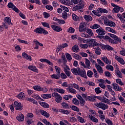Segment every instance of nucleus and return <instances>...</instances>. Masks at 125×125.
<instances>
[{
    "label": "nucleus",
    "instance_id": "obj_45",
    "mask_svg": "<svg viewBox=\"0 0 125 125\" xmlns=\"http://www.w3.org/2000/svg\"><path fill=\"white\" fill-rule=\"evenodd\" d=\"M70 108L72 109V110H73V111H75V112H79L80 111V109L75 105H71L70 106Z\"/></svg>",
    "mask_w": 125,
    "mask_h": 125
},
{
    "label": "nucleus",
    "instance_id": "obj_42",
    "mask_svg": "<svg viewBox=\"0 0 125 125\" xmlns=\"http://www.w3.org/2000/svg\"><path fill=\"white\" fill-rule=\"evenodd\" d=\"M96 100L95 96H88L87 101H90L91 102H94Z\"/></svg>",
    "mask_w": 125,
    "mask_h": 125
},
{
    "label": "nucleus",
    "instance_id": "obj_27",
    "mask_svg": "<svg viewBox=\"0 0 125 125\" xmlns=\"http://www.w3.org/2000/svg\"><path fill=\"white\" fill-rule=\"evenodd\" d=\"M41 115L45 117V118H49V114L46 111L43 110H40Z\"/></svg>",
    "mask_w": 125,
    "mask_h": 125
},
{
    "label": "nucleus",
    "instance_id": "obj_24",
    "mask_svg": "<svg viewBox=\"0 0 125 125\" xmlns=\"http://www.w3.org/2000/svg\"><path fill=\"white\" fill-rule=\"evenodd\" d=\"M115 73L117 77L121 78V79H123V74H122V72L120 71L119 68H117L115 70Z\"/></svg>",
    "mask_w": 125,
    "mask_h": 125
},
{
    "label": "nucleus",
    "instance_id": "obj_9",
    "mask_svg": "<svg viewBox=\"0 0 125 125\" xmlns=\"http://www.w3.org/2000/svg\"><path fill=\"white\" fill-rule=\"evenodd\" d=\"M83 1H80L79 2V3H80V4L81 3H82V6L81 5L78 4V5H76L75 7H74L73 8V11H77V10H79V9H82V8H83V6H84V3L83 4Z\"/></svg>",
    "mask_w": 125,
    "mask_h": 125
},
{
    "label": "nucleus",
    "instance_id": "obj_22",
    "mask_svg": "<svg viewBox=\"0 0 125 125\" xmlns=\"http://www.w3.org/2000/svg\"><path fill=\"white\" fill-rule=\"evenodd\" d=\"M94 50L97 55H100L101 54V49L99 47H95L93 48Z\"/></svg>",
    "mask_w": 125,
    "mask_h": 125
},
{
    "label": "nucleus",
    "instance_id": "obj_23",
    "mask_svg": "<svg viewBox=\"0 0 125 125\" xmlns=\"http://www.w3.org/2000/svg\"><path fill=\"white\" fill-rule=\"evenodd\" d=\"M61 2L64 5H71V3L70 0H61Z\"/></svg>",
    "mask_w": 125,
    "mask_h": 125
},
{
    "label": "nucleus",
    "instance_id": "obj_57",
    "mask_svg": "<svg viewBox=\"0 0 125 125\" xmlns=\"http://www.w3.org/2000/svg\"><path fill=\"white\" fill-rule=\"evenodd\" d=\"M56 90L57 92H59V93H61L62 94H64L65 93V90L61 88H57Z\"/></svg>",
    "mask_w": 125,
    "mask_h": 125
},
{
    "label": "nucleus",
    "instance_id": "obj_26",
    "mask_svg": "<svg viewBox=\"0 0 125 125\" xmlns=\"http://www.w3.org/2000/svg\"><path fill=\"white\" fill-rule=\"evenodd\" d=\"M105 31L107 32H110V33H112L113 34H117V32L110 27H105Z\"/></svg>",
    "mask_w": 125,
    "mask_h": 125
},
{
    "label": "nucleus",
    "instance_id": "obj_46",
    "mask_svg": "<svg viewBox=\"0 0 125 125\" xmlns=\"http://www.w3.org/2000/svg\"><path fill=\"white\" fill-rule=\"evenodd\" d=\"M33 88L37 91H42V86L39 85H36L33 86Z\"/></svg>",
    "mask_w": 125,
    "mask_h": 125
},
{
    "label": "nucleus",
    "instance_id": "obj_58",
    "mask_svg": "<svg viewBox=\"0 0 125 125\" xmlns=\"http://www.w3.org/2000/svg\"><path fill=\"white\" fill-rule=\"evenodd\" d=\"M55 69L56 71L57 72L58 75L59 76H60V71H61V69L60 68V67H59L57 66H56L55 67Z\"/></svg>",
    "mask_w": 125,
    "mask_h": 125
},
{
    "label": "nucleus",
    "instance_id": "obj_61",
    "mask_svg": "<svg viewBox=\"0 0 125 125\" xmlns=\"http://www.w3.org/2000/svg\"><path fill=\"white\" fill-rule=\"evenodd\" d=\"M65 55L68 61H72V56L70 54L67 53Z\"/></svg>",
    "mask_w": 125,
    "mask_h": 125
},
{
    "label": "nucleus",
    "instance_id": "obj_16",
    "mask_svg": "<svg viewBox=\"0 0 125 125\" xmlns=\"http://www.w3.org/2000/svg\"><path fill=\"white\" fill-rule=\"evenodd\" d=\"M51 27L55 32H61V31H62V28H61L60 26L56 25H52Z\"/></svg>",
    "mask_w": 125,
    "mask_h": 125
},
{
    "label": "nucleus",
    "instance_id": "obj_12",
    "mask_svg": "<svg viewBox=\"0 0 125 125\" xmlns=\"http://www.w3.org/2000/svg\"><path fill=\"white\" fill-rule=\"evenodd\" d=\"M8 7H9V8H12L13 10H14V11L18 13L19 12V9H18V8H17V7L12 3V2L8 3Z\"/></svg>",
    "mask_w": 125,
    "mask_h": 125
},
{
    "label": "nucleus",
    "instance_id": "obj_6",
    "mask_svg": "<svg viewBox=\"0 0 125 125\" xmlns=\"http://www.w3.org/2000/svg\"><path fill=\"white\" fill-rule=\"evenodd\" d=\"M96 105L97 106V107H98V108H100L103 110H106V109H108V105L105 104L101 102L99 103H96Z\"/></svg>",
    "mask_w": 125,
    "mask_h": 125
},
{
    "label": "nucleus",
    "instance_id": "obj_11",
    "mask_svg": "<svg viewBox=\"0 0 125 125\" xmlns=\"http://www.w3.org/2000/svg\"><path fill=\"white\" fill-rule=\"evenodd\" d=\"M63 69H64V72L66 74V75L67 76V77H69L71 75V72H70V68H69V66L68 65L64 64L63 66Z\"/></svg>",
    "mask_w": 125,
    "mask_h": 125
},
{
    "label": "nucleus",
    "instance_id": "obj_8",
    "mask_svg": "<svg viewBox=\"0 0 125 125\" xmlns=\"http://www.w3.org/2000/svg\"><path fill=\"white\" fill-rule=\"evenodd\" d=\"M91 44L89 45V47H93L94 46H97L99 44L96 41L95 39H90V42Z\"/></svg>",
    "mask_w": 125,
    "mask_h": 125
},
{
    "label": "nucleus",
    "instance_id": "obj_29",
    "mask_svg": "<svg viewBox=\"0 0 125 125\" xmlns=\"http://www.w3.org/2000/svg\"><path fill=\"white\" fill-rule=\"evenodd\" d=\"M29 70L31 71H33V72H35L36 73H38V68L35 66L33 65H29L28 66Z\"/></svg>",
    "mask_w": 125,
    "mask_h": 125
},
{
    "label": "nucleus",
    "instance_id": "obj_4",
    "mask_svg": "<svg viewBox=\"0 0 125 125\" xmlns=\"http://www.w3.org/2000/svg\"><path fill=\"white\" fill-rule=\"evenodd\" d=\"M34 32L37 34H43L44 35H47L48 34L47 31L42 28H37L34 30Z\"/></svg>",
    "mask_w": 125,
    "mask_h": 125
},
{
    "label": "nucleus",
    "instance_id": "obj_64",
    "mask_svg": "<svg viewBox=\"0 0 125 125\" xmlns=\"http://www.w3.org/2000/svg\"><path fill=\"white\" fill-rule=\"evenodd\" d=\"M120 53L123 56H125V48H122V50L120 51Z\"/></svg>",
    "mask_w": 125,
    "mask_h": 125
},
{
    "label": "nucleus",
    "instance_id": "obj_33",
    "mask_svg": "<svg viewBox=\"0 0 125 125\" xmlns=\"http://www.w3.org/2000/svg\"><path fill=\"white\" fill-rule=\"evenodd\" d=\"M41 97L43 99H48L49 98H51V94H42Z\"/></svg>",
    "mask_w": 125,
    "mask_h": 125
},
{
    "label": "nucleus",
    "instance_id": "obj_60",
    "mask_svg": "<svg viewBox=\"0 0 125 125\" xmlns=\"http://www.w3.org/2000/svg\"><path fill=\"white\" fill-rule=\"evenodd\" d=\"M87 75L89 78H92V76H93V72L91 71V70H88L87 72Z\"/></svg>",
    "mask_w": 125,
    "mask_h": 125
},
{
    "label": "nucleus",
    "instance_id": "obj_37",
    "mask_svg": "<svg viewBox=\"0 0 125 125\" xmlns=\"http://www.w3.org/2000/svg\"><path fill=\"white\" fill-rule=\"evenodd\" d=\"M59 112H60L61 113H62V114H64L65 115H69V114L71 113V111L69 110L62 109H60L59 110Z\"/></svg>",
    "mask_w": 125,
    "mask_h": 125
},
{
    "label": "nucleus",
    "instance_id": "obj_20",
    "mask_svg": "<svg viewBox=\"0 0 125 125\" xmlns=\"http://www.w3.org/2000/svg\"><path fill=\"white\" fill-rule=\"evenodd\" d=\"M115 59L117 60L120 64H122V65H124L125 64V61L123 58H121L120 57L118 56H115Z\"/></svg>",
    "mask_w": 125,
    "mask_h": 125
},
{
    "label": "nucleus",
    "instance_id": "obj_38",
    "mask_svg": "<svg viewBox=\"0 0 125 125\" xmlns=\"http://www.w3.org/2000/svg\"><path fill=\"white\" fill-rule=\"evenodd\" d=\"M85 60L86 68H88V69H90V68H91V66H90V61H89V60H88V59H85Z\"/></svg>",
    "mask_w": 125,
    "mask_h": 125
},
{
    "label": "nucleus",
    "instance_id": "obj_50",
    "mask_svg": "<svg viewBox=\"0 0 125 125\" xmlns=\"http://www.w3.org/2000/svg\"><path fill=\"white\" fill-rule=\"evenodd\" d=\"M67 32L68 33H70V34H74L75 33V28L70 27L68 29H67Z\"/></svg>",
    "mask_w": 125,
    "mask_h": 125
},
{
    "label": "nucleus",
    "instance_id": "obj_34",
    "mask_svg": "<svg viewBox=\"0 0 125 125\" xmlns=\"http://www.w3.org/2000/svg\"><path fill=\"white\" fill-rule=\"evenodd\" d=\"M4 22L6 23V24H8V25H13V24L11 23V20L9 17L5 18L4 19Z\"/></svg>",
    "mask_w": 125,
    "mask_h": 125
},
{
    "label": "nucleus",
    "instance_id": "obj_5",
    "mask_svg": "<svg viewBox=\"0 0 125 125\" xmlns=\"http://www.w3.org/2000/svg\"><path fill=\"white\" fill-rule=\"evenodd\" d=\"M53 97H55V100L57 103H60L62 100V97L57 93H54L52 94Z\"/></svg>",
    "mask_w": 125,
    "mask_h": 125
},
{
    "label": "nucleus",
    "instance_id": "obj_36",
    "mask_svg": "<svg viewBox=\"0 0 125 125\" xmlns=\"http://www.w3.org/2000/svg\"><path fill=\"white\" fill-rule=\"evenodd\" d=\"M67 90L69 93H73V94H76V93H77V91L75 89L70 88V87L67 88Z\"/></svg>",
    "mask_w": 125,
    "mask_h": 125
},
{
    "label": "nucleus",
    "instance_id": "obj_10",
    "mask_svg": "<svg viewBox=\"0 0 125 125\" xmlns=\"http://www.w3.org/2000/svg\"><path fill=\"white\" fill-rule=\"evenodd\" d=\"M78 76H80L81 77H82V78H87L86 76V72H85V70H84V69L82 70L79 68V71L78 72Z\"/></svg>",
    "mask_w": 125,
    "mask_h": 125
},
{
    "label": "nucleus",
    "instance_id": "obj_17",
    "mask_svg": "<svg viewBox=\"0 0 125 125\" xmlns=\"http://www.w3.org/2000/svg\"><path fill=\"white\" fill-rule=\"evenodd\" d=\"M102 60H103V61H104L105 64H107V65H110L111 63L112 62L111 60L108 59L107 57L105 56L102 57Z\"/></svg>",
    "mask_w": 125,
    "mask_h": 125
},
{
    "label": "nucleus",
    "instance_id": "obj_25",
    "mask_svg": "<svg viewBox=\"0 0 125 125\" xmlns=\"http://www.w3.org/2000/svg\"><path fill=\"white\" fill-rule=\"evenodd\" d=\"M89 118L90 120L92 121V122H93V123H98V119L95 118V117L93 116V115L90 114L89 115Z\"/></svg>",
    "mask_w": 125,
    "mask_h": 125
},
{
    "label": "nucleus",
    "instance_id": "obj_51",
    "mask_svg": "<svg viewBox=\"0 0 125 125\" xmlns=\"http://www.w3.org/2000/svg\"><path fill=\"white\" fill-rule=\"evenodd\" d=\"M72 18L74 21H80V18H79V17H78V16H77V15H76L75 14H73L72 15Z\"/></svg>",
    "mask_w": 125,
    "mask_h": 125
},
{
    "label": "nucleus",
    "instance_id": "obj_2",
    "mask_svg": "<svg viewBox=\"0 0 125 125\" xmlns=\"http://www.w3.org/2000/svg\"><path fill=\"white\" fill-rule=\"evenodd\" d=\"M104 25H106V26H109V27H116V23L108 19L104 20Z\"/></svg>",
    "mask_w": 125,
    "mask_h": 125
},
{
    "label": "nucleus",
    "instance_id": "obj_13",
    "mask_svg": "<svg viewBox=\"0 0 125 125\" xmlns=\"http://www.w3.org/2000/svg\"><path fill=\"white\" fill-rule=\"evenodd\" d=\"M108 36H109L110 38L114 39V40L117 41V42H122V40H121V38L118 37V36H117L116 35L111 34V33H108Z\"/></svg>",
    "mask_w": 125,
    "mask_h": 125
},
{
    "label": "nucleus",
    "instance_id": "obj_35",
    "mask_svg": "<svg viewBox=\"0 0 125 125\" xmlns=\"http://www.w3.org/2000/svg\"><path fill=\"white\" fill-rule=\"evenodd\" d=\"M39 104L43 108H49V105L46 103L39 102Z\"/></svg>",
    "mask_w": 125,
    "mask_h": 125
},
{
    "label": "nucleus",
    "instance_id": "obj_63",
    "mask_svg": "<svg viewBox=\"0 0 125 125\" xmlns=\"http://www.w3.org/2000/svg\"><path fill=\"white\" fill-rule=\"evenodd\" d=\"M42 122V123L45 124V125H53L52 124H51L50 123V122L47 121V120H46V119H43Z\"/></svg>",
    "mask_w": 125,
    "mask_h": 125
},
{
    "label": "nucleus",
    "instance_id": "obj_19",
    "mask_svg": "<svg viewBox=\"0 0 125 125\" xmlns=\"http://www.w3.org/2000/svg\"><path fill=\"white\" fill-rule=\"evenodd\" d=\"M97 12L100 13V14H107L108 13V10L106 9H103L102 8H98L97 9Z\"/></svg>",
    "mask_w": 125,
    "mask_h": 125
},
{
    "label": "nucleus",
    "instance_id": "obj_28",
    "mask_svg": "<svg viewBox=\"0 0 125 125\" xmlns=\"http://www.w3.org/2000/svg\"><path fill=\"white\" fill-rule=\"evenodd\" d=\"M85 32H86V33H87V34H88V35H89V36H90L91 37H92V36H94L92 30L88 28V27H87L86 28V31Z\"/></svg>",
    "mask_w": 125,
    "mask_h": 125
},
{
    "label": "nucleus",
    "instance_id": "obj_15",
    "mask_svg": "<svg viewBox=\"0 0 125 125\" xmlns=\"http://www.w3.org/2000/svg\"><path fill=\"white\" fill-rule=\"evenodd\" d=\"M96 32H97L98 35H100V36H104V35H105V30L101 27L97 29Z\"/></svg>",
    "mask_w": 125,
    "mask_h": 125
},
{
    "label": "nucleus",
    "instance_id": "obj_14",
    "mask_svg": "<svg viewBox=\"0 0 125 125\" xmlns=\"http://www.w3.org/2000/svg\"><path fill=\"white\" fill-rule=\"evenodd\" d=\"M113 89L116 91H121L122 87L120 86L119 84L116 83H113L112 84Z\"/></svg>",
    "mask_w": 125,
    "mask_h": 125
},
{
    "label": "nucleus",
    "instance_id": "obj_7",
    "mask_svg": "<svg viewBox=\"0 0 125 125\" xmlns=\"http://www.w3.org/2000/svg\"><path fill=\"white\" fill-rule=\"evenodd\" d=\"M86 28L85 27V24L83 22H81L80 24L79 27V31L81 33H83V32H85L86 30Z\"/></svg>",
    "mask_w": 125,
    "mask_h": 125
},
{
    "label": "nucleus",
    "instance_id": "obj_40",
    "mask_svg": "<svg viewBox=\"0 0 125 125\" xmlns=\"http://www.w3.org/2000/svg\"><path fill=\"white\" fill-rule=\"evenodd\" d=\"M77 120L78 122H80V123H81V124H84L85 123V120H84V119L83 118V117L77 116Z\"/></svg>",
    "mask_w": 125,
    "mask_h": 125
},
{
    "label": "nucleus",
    "instance_id": "obj_62",
    "mask_svg": "<svg viewBox=\"0 0 125 125\" xmlns=\"http://www.w3.org/2000/svg\"><path fill=\"white\" fill-rule=\"evenodd\" d=\"M105 123L108 125H114L112 121L109 119H105Z\"/></svg>",
    "mask_w": 125,
    "mask_h": 125
},
{
    "label": "nucleus",
    "instance_id": "obj_49",
    "mask_svg": "<svg viewBox=\"0 0 125 125\" xmlns=\"http://www.w3.org/2000/svg\"><path fill=\"white\" fill-rule=\"evenodd\" d=\"M72 102L73 104L76 105L77 106L80 104V102L76 98H73L72 100Z\"/></svg>",
    "mask_w": 125,
    "mask_h": 125
},
{
    "label": "nucleus",
    "instance_id": "obj_32",
    "mask_svg": "<svg viewBox=\"0 0 125 125\" xmlns=\"http://www.w3.org/2000/svg\"><path fill=\"white\" fill-rule=\"evenodd\" d=\"M72 50L73 52H79L80 51V48H79L78 45H75L72 47Z\"/></svg>",
    "mask_w": 125,
    "mask_h": 125
},
{
    "label": "nucleus",
    "instance_id": "obj_30",
    "mask_svg": "<svg viewBox=\"0 0 125 125\" xmlns=\"http://www.w3.org/2000/svg\"><path fill=\"white\" fill-rule=\"evenodd\" d=\"M83 18L87 21V22L92 21V17L90 15H84L83 16Z\"/></svg>",
    "mask_w": 125,
    "mask_h": 125
},
{
    "label": "nucleus",
    "instance_id": "obj_52",
    "mask_svg": "<svg viewBox=\"0 0 125 125\" xmlns=\"http://www.w3.org/2000/svg\"><path fill=\"white\" fill-rule=\"evenodd\" d=\"M97 61L98 62V65H99L100 66H102V67H103L104 65V62H102V61H101V60H100V59H98L97 60Z\"/></svg>",
    "mask_w": 125,
    "mask_h": 125
},
{
    "label": "nucleus",
    "instance_id": "obj_18",
    "mask_svg": "<svg viewBox=\"0 0 125 125\" xmlns=\"http://www.w3.org/2000/svg\"><path fill=\"white\" fill-rule=\"evenodd\" d=\"M95 66L96 67L98 72L100 74H103V69L102 68V67H101V66L97 63H96Z\"/></svg>",
    "mask_w": 125,
    "mask_h": 125
},
{
    "label": "nucleus",
    "instance_id": "obj_56",
    "mask_svg": "<svg viewBox=\"0 0 125 125\" xmlns=\"http://www.w3.org/2000/svg\"><path fill=\"white\" fill-rule=\"evenodd\" d=\"M102 102H104V103H107L109 104V100L105 97L102 98V100L101 101Z\"/></svg>",
    "mask_w": 125,
    "mask_h": 125
},
{
    "label": "nucleus",
    "instance_id": "obj_21",
    "mask_svg": "<svg viewBox=\"0 0 125 125\" xmlns=\"http://www.w3.org/2000/svg\"><path fill=\"white\" fill-rule=\"evenodd\" d=\"M23 58H25L26 60H28L29 61H32V57L28 55L27 53L24 52L22 54Z\"/></svg>",
    "mask_w": 125,
    "mask_h": 125
},
{
    "label": "nucleus",
    "instance_id": "obj_53",
    "mask_svg": "<svg viewBox=\"0 0 125 125\" xmlns=\"http://www.w3.org/2000/svg\"><path fill=\"white\" fill-rule=\"evenodd\" d=\"M17 97L19 98V99H22L23 98H24V97H25L24 93H20V94L18 95Z\"/></svg>",
    "mask_w": 125,
    "mask_h": 125
},
{
    "label": "nucleus",
    "instance_id": "obj_47",
    "mask_svg": "<svg viewBox=\"0 0 125 125\" xmlns=\"http://www.w3.org/2000/svg\"><path fill=\"white\" fill-rule=\"evenodd\" d=\"M51 79H55L56 80H59V79L60 78V75L56 74H53L51 76Z\"/></svg>",
    "mask_w": 125,
    "mask_h": 125
},
{
    "label": "nucleus",
    "instance_id": "obj_3",
    "mask_svg": "<svg viewBox=\"0 0 125 125\" xmlns=\"http://www.w3.org/2000/svg\"><path fill=\"white\" fill-rule=\"evenodd\" d=\"M14 106L15 107L17 111H19V110H21L23 109V105H22L21 103H18V102L17 101H15L14 102Z\"/></svg>",
    "mask_w": 125,
    "mask_h": 125
},
{
    "label": "nucleus",
    "instance_id": "obj_48",
    "mask_svg": "<svg viewBox=\"0 0 125 125\" xmlns=\"http://www.w3.org/2000/svg\"><path fill=\"white\" fill-rule=\"evenodd\" d=\"M90 28L93 29H98V28H100V25L99 24H94L93 25H91V26H90Z\"/></svg>",
    "mask_w": 125,
    "mask_h": 125
},
{
    "label": "nucleus",
    "instance_id": "obj_43",
    "mask_svg": "<svg viewBox=\"0 0 125 125\" xmlns=\"http://www.w3.org/2000/svg\"><path fill=\"white\" fill-rule=\"evenodd\" d=\"M73 57L75 58V59H76V60H81L82 59V58L80 55H77V54L73 53L72 54Z\"/></svg>",
    "mask_w": 125,
    "mask_h": 125
},
{
    "label": "nucleus",
    "instance_id": "obj_31",
    "mask_svg": "<svg viewBox=\"0 0 125 125\" xmlns=\"http://www.w3.org/2000/svg\"><path fill=\"white\" fill-rule=\"evenodd\" d=\"M17 120L19 122H23L24 121V115L21 114L17 117Z\"/></svg>",
    "mask_w": 125,
    "mask_h": 125
},
{
    "label": "nucleus",
    "instance_id": "obj_1",
    "mask_svg": "<svg viewBox=\"0 0 125 125\" xmlns=\"http://www.w3.org/2000/svg\"><path fill=\"white\" fill-rule=\"evenodd\" d=\"M111 6L114 7L112 10L113 13H119V12H124V8L120 7L118 5H116L114 3H111Z\"/></svg>",
    "mask_w": 125,
    "mask_h": 125
},
{
    "label": "nucleus",
    "instance_id": "obj_59",
    "mask_svg": "<svg viewBox=\"0 0 125 125\" xmlns=\"http://www.w3.org/2000/svg\"><path fill=\"white\" fill-rule=\"evenodd\" d=\"M116 82L117 83H118V84H120V85H124V83L122 82V80L120 79H117L116 80Z\"/></svg>",
    "mask_w": 125,
    "mask_h": 125
},
{
    "label": "nucleus",
    "instance_id": "obj_54",
    "mask_svg": "<svg viewBox=\"0 0 125 125\" xmlns=\"http://www.w3.org/2000/svg\"><path fill=\"white\" fill-rule=\"evenodd\" d=\"M93 72L94 73L95 78H99V75H98V73H97V70H96L95 68L93 69Z\"/></svg>",
    "mask_w": 125,
    "mask_h": 125
},
{
    "label": "nucleus",
    "instance_id": "obj_41",
    "mask_svg": "<svg viewBox=\"0 0 125 125\" xmlns=\"http://www.w3.org/2000/svg\"><path fill=\"white\" fill-rule=\"evenodd\" d=\"M80 71V68H73L72 69V72L74 75H77V76L79 75V72Z\"/></svg>",
    "mask_w": 125,
    "mask_h": 125
},
{
    "label": "nucleus",
    "instance_id": "obj_44",
    "mask_svg": "<svg viewBox=\"0 0 125 125\" xmlns=\"http://www.w3.org/2000/svg\"><path fill=\"white\" fill-rule=\"evenodd\" d=\"M32 97L36 100H40V99H41V97H40L38 94H33L32 95Z\"/></svg>",
    "mask_w": 125,
    "mask_h": 125
},
{
    "label": "nucleus",
    "instance_id": "obj_55",
    "mask_svg": "<svg viewBox=\"0 0 125 125\" xmlns=\"http://www.w3.org/2000/svg\"><path fill=\"white\" fill-rule=\"evenodd\" d=\"M79 46H80V47H81V48L83 49L87 48V47H88V45H87V44L80 43Z\"/></svg>",
    "mask_w": 125,
    "mask_h": 125
},
{
    "label": "nucleus",
    "instance_id": "obj_39",
    "mask_svg": "<svg viewBox=\"0 0 125 125\" xmlns=\"http://www.w3.org/2000/svg\"><path fill=\"white\" fill-rule=\"evenodd\" d=\"M117 16L118 17V18H119L120 20L121 21V22H122V23H125V20L123 17V14L118 13L117 14Z\"/></svg>",
    "mask_w": 125,
    "mask_h": 125
}]
</instances>
